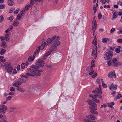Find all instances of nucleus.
Instances as JSON below:
<instances>
[{
	"label": "nucleus",
	"instance_id": "51",
	"mask_svg": "<svg viewBox=\"0 0 122 122\" xmlns=\"http://www.w3.org/2000/svg\"><path fill=\"white\" fill-rule=\"evenodd\" d=\"M115 30L114 28H112L110 32L111 33H113L115 31Z\"/></svg>",
	"mask_w": 122,
	"mask_h": 122
},
{
	"label": "nucleus",
	"instance_id": "38",
	"mask_svg": "<svg viewBox=\"0 0 122 122\" xmlns=\"http://www.w3.org/2000/svg\"><path fill=\"white\" fill-rule=\"evenodd\" d=\"M60 36H57L56 37V36H55V41H58L60 39Z\"/></svg>",
	"mask_w": 122,
	"mask_h": 122
},
{
	"label": "nucleus",
	"instance_id": "44",
	"mask_svg": "<svg viewBox=\"0 0 122 122\" xmlns=\"http://www.w3.org/2000/svg\"><path fill=\"white\" fill-rule=\"evenodd\" d=\"M117 99H119L122 97V95L120 94H119L117 95Z\"/></svg>",
	"mask_w": 122,
	"mask_h": 122
},
{
	"label": "nucleus",
	"instance_id": "47",
	"mask_svg": "<svg viewBox=\"0 0 122 122\" xmlns=\"http://www.w3.org/2000/svg\"><path fill=\"white\" fill-rule=\"evenodd\" d=\"M102 86L104 88H105L107 87V85L105 84L104 82H102Z\"/></svg>",
	"mask_w": 122,
	"mask_h": 122
},
{
	"label": "nucleus",
	"instance_id": "30",
	"mask_svg": "<svg viewBox=\"0 0 122 122\" xmlns=\"http://www.w3.org/2000/svg\"><path fill=\"white\" fill-rule=\"evenodd\" d=\"M21 15L20 13L18 14V15L17 17V20H20L21 18Z\"/></svg>",
	"mask_w": 122,
	"mask_h": 122
},
{
	"label": "nucleus",
	"instance_id": "61",
	"mask_svg": "<svg viewBox=\"0 0 122 122\" xmlns=\"http://www.w3.org/2000/svg\"><path fill=\"white\" fill-rule=\"evenodd\" d=\"M19 11V10H18L15 11L14 12V14H17L18 13Z\"/></svg>",
	"mask_w": 122,
	"mask_h": 122
},
{
	"label": "nucleus",
	"instance_id": "14",
	"mask_svg": "<svg viewBox=\"0 0 122 122\" xmlns=\"http://www.w3.org/2000/svg\"><path fill=\"white\" fill-rule=\"evenodd\" d=\"M4 66L5 68L6 69L10 67V66H11V64L10 63L6 62L5 63Z\"/></svg>",
	"mask_w": 122,
	"mask_h": 122
},
{
	"label": "nucleus",
	"instance_id": "50",
	"mask_svg": "<svg viewBox=\"0 0 122 122\" xmlns=\"http://www.w3.org/2000/svg\"><path fill=\"white\" fill-rule=\"evenodd\" d=\"M12 97L11 96H9L8 97H7L6 101H8V100H10L11 99V98Z\"/></svg>",
	"mask_w": 122,
	"mask_h": 122
},
{
	"label": "nucleus",
	"instance_id": "39",
	"mask_svg": "<svg viewBox=\"0 0 122 122\" xmlns=\"http://www.w3.org/2000/svg\"><path fill=\"white\" fill-rule=\"evenodd\" d=\"M30 5L28 4V5H26L25 7V9H24L25 10H28L29 8V7H30Z\"/></svg>",
	"mask_w": 122,
	"mask_h": 122
},
{
	"label": "nucleus",
	"instance_id": "35",
	"mask_svg": "<svg viewBox=\"0 0 122 122\" xmlns=\"http://www.w3.org/2000/svg\"><path fill=\"white\" fill-rule=\"evenodd\" d=\"M14 18L12 16H11L10 17L8 18L7 19L8 20H10L11 22L12 21Z\"/></svg>",
	"mask_w": 122,
	"mask_h": 122
},
{
	"label": "nucleus",
	"instance_id": "2",
	"mask_svg": "<svg viewBox=\"0 0 122 122\" xmlns=\"http://www.w3.org/2000/svg\"><path fill=\"white\" fill-rule=\"evenodd\" d=\"M29 70L31 74L34 75H35L39 76H40L41 75V73L39 72H43V71L42 70H34L31 69H30Z\"/></svg>",
	"mask_w": 122,
	"mask_h": 122
},
{
	"label": "nucleus",
	"instance_id": "27",
	"mask_svg": "<svg viewBox=\"0 0 122 122\" xmlns=\"http://www.w3.org/2000/svg\"><path fill=\"white\" fill-rule=\"evenodd\" d=\"M6 51L5 50L3 49H2L0 53V55H3L5 53Z\"/></svg>",
	"mask_w": 122,
	"mask_h": 122
},
{
	"label": "nucleus",
	"instance_id": "22",
	"mask_svg": "<svg viewBox=\"0 0 122 122\" xmlns=\"http://www.w3.org/2000/svg\"><path fill=\"white\" fill-rule=\"evenodd\" d=\"M113 13L112 18V19H115L117 18V13L116 12H112Z\"/></svg>",
	"mask_w": 122,
	"mask_h": 122
},
{
	"label": "nucleus",
	"instance_id": "4",
	"mask_svg": "<svg viewBox=\"0 0 122 122\" xmlns=\"http://www.w3.org/2000/svg\"><path fill=\"white\" fill-rule=\"evenodd\" d=\"M89 108L90 109V111L91 113L95 115H97L98 114V112L95 111V110H97V108L96 107H94L91 106H89Z\"/></svg>",
	"mask_w": 122,
	"mask_h": 122
},
{
	"label": "nucleus",
	"instance_id": "54",
	"mask_svg": "<svg viewBox=\"0 0 122 122\" xmlns=\"http://www.w3.org/2000/svg\"><path fill=\"white\" fill-rule=\"evenodd\" d=\"M117 42L119 43H122V39H118L117 40Z\"/></svg>",
	"mask_w": 122,
	"mask_h": 122
},
{
	"label": "nucleus",
	"instance_id": "42",
	"mask_svg": "<svg viewBox=\"0 0 122 122\" xmlns=\"http://www.w3.org/2000/svg\"><path fill=\"white\" fill-rule=\"evenodd\" d=\"M25 63H22L21 65V68L22 69H24L25 68Z\"/></svg>",
	"mask_w": 122,
	"mask_h": 122
},
{
	"label": "nucleus",
	"instance_id": "13",
	"mask_svg": "<svg viewBox=\"0 0 122 122\" xmlns=\"http://www.w3.org/2000/svg\"><path fill=\"white\" fill-rule=\"evenodd\" d=\"M55 42L54 43L52 44L54 46H59L60 44V42L59 41H55Z\"/></svg>",
	"mask_w": 122,
	"mask_h": 122
},
{
	"label": "nucleus",
	"instance_id": "56",
	"mask_svg": "<svg viewBox=\"0 0 122 122\" xmlns=\"http://www.w3.org/2000/svg\"><path fill=\"white\" fill-rule=\"evenodd\" d=\"M51 51H49L47 52L46 54V56H47L49 55L51 53Z\"/></svg>",
	"mask_w": 122,
	"mask_h": 122
},
{
	"label": "nucleus",
	"instance_id": "19",
	"mask_svg": "<svg viewBox=\"0 0 122 122\" xmlns=\"http://www.w3.org/2000/svg\"><path fill=\"white\" fill-rule=\"evenodd\" d=\"M45 63H39L37 62L36 63V65H37L38 66L39 68V67H43L44 66V64H45Z\"/></svg>",
	"mask_w": 122,
	"mask_h": 122
},
{
	"label": "nucleus",
	"instance_id": "41",
	"mask_svg": "<svg viewBox=\"0 0 122 122\" xmlns=\"http://www.w3.org/2000/svg\"><path fill=\"white\" fill-rule=\"evenodd\" d=\"M4 19V18L2 15L0 16V23L2 22Z\"/></svg>",
	"mask_w": 122,
	"mask_h": 122
},
{
	"label": "nucleus",
	"instance_id": "33",
	"mask_svg": "<svg viewBox=\"0 0 122 122\" xmlns=\"http://www.w3.org/2000/svg\"><path fill=\"white\" fill-rule=\"evenodd\" d=\"M25 11L24 9H23L21 12V16H23L25 14Z\"/></svg>",
	"mask_w": 122,
	"mask_h": 122
},
{
	"label": "nucleus",
	"instance_id": "34",
	"mask_svg": "<svg viewBox=\"0 0 122 122\" xmlns=\"http://www.w3.org/2000/svg\"><path fill=\"white\" fill-rule=\"evenodd\" d=\"M5 7V5L4 4H0V9H4Z\"/></svg>",
	"mask_w": 122,
	"mask_h": 122
},
{
	"label": "nucleus",
	"instance_id": "9",
	"mask_svg": "<svg viewBox=\"0 0 122 122\" xmlns=\"http://www.w3.org/2000/svg\"><path fill=\"white\" fill-rule=\"evenodd\" d=\"M37 54L36 53V51H35L34 53L33 56H29L28 58V61H32L35 58V56H36V54Z\"/></svg>",
	"mask_w": 122,
	"mask_h": 122
},
{
	"label": "nucleus",
	"instance_id": "11",
	"mask_svg": "<svg viewBox=\"0 0 122 122\" xmlns=\"http://www.w3.org/2000/svg\"><path fill=\"white\" fill-rule=\"evenodd\" d=\"M86 117L87 118L92 120H94L96 118V117L92 114L87 116Z\"/></svg>",
	"mask_w": 122,
	"mask_h": 122
},
{
	"label": "nucleus",
	"instance_id": "45",
	"mask_svg": "<svg viewBox=\"0 0 122 122\" xmlns=\"http://www.w3.org/2000/svg\"><path fill=\"white\" fill-rule=\"evenodd\" d=\"M44 61L43 60H42L41 59H39L38 60L37 62L38 63H44Z\"/></svg>",
	"mask_w": 122,
	"mask_h": 122
},
{
	"label": "nucleus",
	"instance_id": "48",
	"mask_svg": "<svg viewBox=\"0 0 122 122\" xmlns=\"http://www.w3.org/2000/svg\"><path fill=\"white\" fill-rule=\"evenodd\" d=\"M84 121L85 122H93L92 121L90 120L84 119Z\"/></svg>",
	"mask_w": 122,
	"mask_h": 122
},
{
	"label": "nucleus",
	"instance_id": "53",
	"mask_svg": "<svg viewBox=\"0 0 122 122\" xmlns=\"http://www.w3.org/2000/svg\"><path fill=\"white\" fill-rule=\"evenodd\" d=\"M117 4L121 6L122 7V2L121 1H118L117 2Z\"/></svg>",
	"mask_w": 122,
	"mask_h": 122
},
{
	"label": "nucleus",
	"instance_id": "55",
	"mask_svg": "<svg viewBox=\"0 0 122 122\" xmlns=\"http://www.w3.org/2000/svg\"><path fill=\"white\" fill-rule=\"evenodd\" d=\"M94 71L91 70L90 71V72L89 73V75H91L94 72Z\"/></svg>",
	"mask_w": 122,
	"mask_h": 122
},
{
	"label": "nucleus",
	"instance_id": "25",
	"mask_svg": "<svg viewBox=\"0 0 122 122\" xmlns=\"http://www.w3.org/2000/svg\"><path fill=\"white\" fill-rule=\"evenodd\" d=\"M55 36H54L51 39V44H52V43H53L54 42H55Z\"/></svg>",
	"mask_w": 122,
	"mask_h": 122
},
{
	"label": "nucleus",
	"instance_id": "15",
	"mask_svg": "<svg viewBox=\"0 0 122 122\" xmlns=\"http://www.w3.org/2000/svg\"><path fill=\"white\" fill-rule=\"evenodd\" d=\"M57 49V48L56 46H54L52 45V46L51 47L50 49V51L51 52H53L56 50Z\"/></svg>",
	"mask_w": 122,
	"mask_h": 122
},
{
	"label": "nucleus",
	"instance_id": "16",
	"mask_svg": "<svg viewBox=\"0 0 122 122\" xmlns=\"http://www.w3.org/2000/svg\"><path fill=\"white\" fill-rule=\"evenodd\" d=\"M16 89L18 91L22 93L24 92L25 91V90L23 88L21 87H17Z\"/></svg>",
	"mask_w": 122,
	"mask_h": 122
},
{
	"label": "nucleus",
	"instance_id": "3",
	"mask_svg": "<svg viewBox=\"0 0 122 122\" xmlns=\"http://www.w3.org/2000/svg\"><path fill=\"white\" fill-rule=\"evenodd\" d=\"M113 56V52L111 51H109L108 52H106L104 56V59L107 60L110 59L111 57Z\"/></svg>",
	"mask_w": 122,
	"mask_h": 122
},
{
	"label": "nucleus",
	"instance_id": "31",
	"mask_svg": "<svg viewBox=\"0 0 122 122\" xmlns=\"http://www.w3.org/2000/svg\"><path fill=\"white\" fill-rule=\"evenodd\" d=\"M26 75L28 76V78L29 77V76H31L34 77L35 76L33 75H32L31 73H27L26 74Z\"/></svg>",
	"mask_w": 122,
	"mask_h": 122
},
{
	"label": "nucleus",
	"instance_id": "32",
	"mask_svg": "<svg viewBox=\"0 0 122 122\" xmlns=\"http://www.w3.org/2000/svg\"><path fill=\"white\" fill-rule=\"evenodd\" d=\"M23 78H21L20 79V82L23 83H25L26 82V81Z\"/></svg>",
	"mask_w": 122,
	"mask_h": 122
},
{
	"label": "nucleus",
	"instance_id": "23",
	"mask_svg": "<svg viewBox=\"0 0 122 122\" xmlns=\"http://www.w3.org/2000/svg\"><path fill=\"white\" fill-rule=\"evenodd\" d=\"M31 68L33 69L34 70H38V69L39 68L38 66L36 65V66L34 65L31 66Z\"/></svg>",
	"mask_w": 122,
	"mask_h": 122
},
{
	"label": "nucleus",
	"instance_id": "58",
	"mask_svg": "<svg viewBox=\"0 0 122 122\" xmlns=\"http://www.w3.org/2000/svg\"><path fill=\"white\" fill-rule=\"evenodd\" d=\"M17 69L18 71H19L20 69V65H18L17 66Z\"/></svg>",
	"mask_w": 122,
	"mask_h": 122
},
{
	"label": "nucleus",
	"instance_id": "24",
	"mask_svg": "<svg viewBox=\"0 0 122 122\" xmlns=\"http://www.w3.org/2000/svg\"><path fill=\"white\" fill-rule=\"evenodd\" d=\"M13 69V67L11 66L10 67L7 68V69H6L7 70V71L8 73H10L12 71Z\"/></svg>",
	"mask_w": 122,
	"mask_h": 122
},
{
	"label": "nucleus",
	"instance_id": "10",
	"mask_svg": "<svg viewBox=\"0 0 122 122\" xmlns=\"http://www.w3.org/2000/svg\"><path fill=\"white\" fill-rule=\"evenodd\" d=\"M108 76L109 78H111L113 77H114L115 78L116 77V76L115 73L114 72H111L109 73L108 74Z\"/></svg>",
	"mask_w": 122,
	"mask_h": 122
},
{
	"label": "nucleus",
	"instance_id": "21",
	"mask_svg": "<svg viewBox=\"0 0 122 122\" xmlns=\"http://www.w3.org/2000/svg\"><path fill=\"white\" fill-rule=\"evenodd\" d=\"M44 48L43 46H40L38 47V49L36 50V53L37 54L40 51V50H42Z\"/></svg>",
	"mask_w": 122,
	"mask_h": 122
},
{
	"label": "nucleus",
	"instance_id": "12",
	"mask_svg": "<svg viewBox=\"0 0 122 122\" xmlns=\"http://www.w3.org/2000/svg\"><path fill=\"white\" fill-rule=\"evenodd\" d=\"M22 83L20 81H17V82L13 84V86L15 87H19L21 85Z\"/></svg>",
	"mask_w": 122,
	"mask_h": 122
},
{
	"label": "nucleus",
	"instance_id": "40",
	"mask_svg": "<svg viewBox=\"0 0 122 122\" xmlns=\"http://www.w3.org/2000/svg\"><path fill=\"white\" fill-rule=\"evenodd\" d=\"M94 98H93V100H95L97 99L98 97V95L95 94L94 95Z\"/></svg>",
	"mask_w": 122,
	"mask_h": 122
},
{
	"label": "nucleus",
	"instance_id": "7",
	"mask_svg": "<svg viewBox=\"0 0 122 122\" xmlns=\"http://www.w3.org/2000/svg\"><path fill=\"white\" fill-rule=\"evenodd\" d=\"M117 85H114L113 83L109 84V88L111 90H116L117 88Z\"/></svg>",
	"mask_w": 122,
	"mask_h": 122
},
{
	"label": "nucleus",
	"instance_id": "57",
	"mask_svg": "<svg viewBox=\"0 0 122 122\" xmlns=\"http://www.w3.org/2000/svg\"><path fill=\"white\" fill-rule=\"evenodd\" d=\"M97 75V74L96 73H95L94 74L92 75L91 77L92 78H94Z\"/></svg>",
	"mask_w": 122,
	"mask_h": 122
},
{
	"label": "nucleus",
	"instance_id": "60",
	"mask_svg": "<svg viewBox=\"0 0 122 122\" xmlns=\"http://www.w3.org/2000/svg\"><path fill=\"white\" fill-rule=\"evenodd\" d=\"M15 93L13 92H11L9 93L8 94V95H13Z\"/></svg>",
	"mask_w": 122,
	"mask_h": 122
},
{
	"label": "nucleus",
	"instance_id": "46",
	"mask_svg": "<svg viewBox=\"0 0 122 122\" xmlns=\"http://www.w3.org/2000/svg\"><path fill=\"white\" fill-rule=\"evenodd\" d=\"M21 78H24L26 79H27L28 78V76H27L26 75V74L25 75H22L21 76Z\"/></svg>",
	"mask_w": 122,
	"mask_h": 122
},
{
	"label": "nucleus",
	"instance_id": "18",
	"mask_svg": "<svg viewBox=\"0 0 122 122\" xmlns=\"http://www.w3.org/2000/svg\"><path fill=\"white\" fill-rule=\"evenodd\" d=\"M95 90L96 91V92L97 93H98L100 95H101L102 94V92L101 91V88H97L95 89Z\"/></svg>",
	"mask_w": 122,
	"mask_h": 122
},
{
	"label": "nucleus",
	"instance_id": "64",
	"mask_svg": "<svg viewBox=\"0 0 122 122\" xmlns=\"http://www.w3.org/2000/svg\"><path fill=\"white\" fill-rule=\"evenodd\" d=\"M1 122H9L8 121L5 120V119H2L1 120Z\"/></svg>",
	"mask_w": 122,
	"mask_h": 122
},
{
	"label": "nucleus",
	"instance_id": "26",
	"mask_svg": "<svg viewBox=\"0 0 122 122\" xmlns=\"http://www.w3.org/2000/svg\"><path fill=\"white\" fill-rule=\"evenodd\" d=\"M19 24V22L18 21H15L13 23V25L14 27L17 26Z\"/></svg>",
	"mask_w": 122,
	"mask_h": 122
},
{
	"label": "nucleus",
	"instance_id": "49",
	"mask_svg": "<svg viewBox=\"0 0 122 122\" xmlns=\"http://www.w3.org/2000/svg\"><path fill=\"white\" fill-rule=\"evenodd\" d=\"M102 17V15L100 13H99L98 14V19H100Z\"/></svg>",
	"mask_w": 122,
	"mask_h": 122
},
{
	"label": "nucleus",
	"instance_id": "8",
	"mask_svg": "<svg viewBox=\"0 0 122 122\" xmlns=\"http://www.w3.org/2000/svg\"><path fill=\"white\" fill-rule=\"evenodd\" d=\"M117 59L116 58L113 59L112 61L110 60L108 62V66H110L111 65L112 66L113 64L115 63L116 62H117Z\"/></svg>",
	"mask_w": 122,
	"mask_h": 122
},
{
	"label": "nucleus",
	"instance_id": "29",
	"mask_svg": "<svg viewBox=\"0 0 122 122\" xmlns=\"http://www.w3.org/2000/svg\"><path fill=\"white\" fill-rule=\"evenodd\" d=\"M1 46L3 47L4 48H6L7 47V46L6 44V43L5 42H3L1 45Z\"/></svg>",
	"mask_w": 122,
	"mask_h": 122
},
{
	"label": "nucleus",
	"instance_id": "17",
	"mask_svg": "<svg viewBox=\"0 0 122 122\" xmlns=\"http://www.w3.org/2000/svg\"><path fill=\"white\" fill-rule=\"evenodd\" d=\"M121 64L118 61H117L115 63L113 64L112 66H113L114 67H116L118 66Z\"/></svg>",
	"mask_w": 122,
	"mask_h": 122
},
{
	"label": "nucleus",
	"instance_id": "43",
	"mask_svg": "<svg viewBox=\"0 0 122 122\" xmlns=\"http://www.w3.org/2000/svg\"><path fill=\"white\" fill-rule=\"evenodd\" d=\"M120 49L119 48H116L115 49V52L117 53H118L120 52Z\"/></svg>",
	"mask_w": 122,
	"mask_h": 122
},
{
	"label": "nucleus",
	"instance_id": "5",
	"mask_svg": "<svg viewBox=\"0 0 122 122\" xmlns=\"http://www.w3.org/2000/svg\"><path fill=\"white\" fill-rule=\"evenodd\" d=\"M7 107L6 106L3 105L0 107V112L4 114L5 113V111L7 109Z\"/></svg>",
	"mask_w": 122,
	"mask_h": 122
},
{
	"label": "nucleus",
	"instance_id": "52",
	"mask_svg": "<svg viewBox=\"0 0 122 122\" xmlns=\"http://www.w3.org/2000/svg\"><path fill=\"white\" fill-rule=\"evenodd\" d=\"M94 101H95V102L97 103H100V100H97V99H96L95 100H93Z\"/></svg>",
	"mask_w": 122,
	"mask_h": 122
},
{
	"label": "nucleus",
	"instance_id": "20",
	"mask_svg": "<svg viewBox=\"0 0 122 122\" xmlns=\"http://www.w3.org/2000/svg\"><path fill=\"white\" fill-rule=\"evenodd\" d=\"M8 4L10 6L13 5L14 4L13 1L11 0H9L8 1Z\"/></svg>",
	"mask_w": 122,
	"mask_h": 122
},
{
	"label": "nucleus",
	"instance_id": "63",
	"mask_svg": "<svg viewBox=\"0 0 122 122\" xmlns=\"http://www.w3.org/2000/svg\"><path fill=\"white\" fill-rule=\"evenodd\" d=\"M100 1L103 4H105L106 3L105 0H100Z\"/></svg>",
	"mask_w": 122,
	"mask_h": 122
},
{
	"label": "nucleus",
	"instance_id": "6",
	"mask_svg": "<svg viewBox=\"0 0 122 122\" xmlns=\"http://www.w3.org/2000/svg\"><path fill=\"white\" fill-rule=\"evenodd\" d=\"M87 102L88 103V104L91 105V107H96L97 106V105L95 103V102L92 100H88L87 101Z\"/></svg>",
	"mask_w": 122,
	"mask_h": 122
},
{
	"label": "nucleus",
	"instance_id": "36",
	"mask_svg": "<svg viewBox=\"0 0 122 122\" xmlns=\"http://www.w3.org/2000/svg\"><path fill=\"white\" fill-rule=\"evenodd\" d=\"M10 91H13L14 92H15V88L13 87H11L10 88Z\"/></svg>",
	"mask_w": 122,
	"mask_h": 122
},
{
	"label": "nucleus",
	"instance_id": "1",
	"mask_svg": "<svg viewBox=\"0 0 122 122\" xmlns=\"http://www.w3.org/2000/svg\"><path fill=\"white\" fill-rule=\"evenodd\" d=\"M92 43L94 45L93 47H95V50L93 49L92 52V55L93 56H94L95 58L97 56V42L96 40L94 39L93 41L92 42Z\"/></svg>",
	"mask_w": 122,
	"mask_h": 122
},
{
	"label": "nucleus",
	"instance_id": "62",
	"mask_svg": "<svg viewBox=\"0 0 122 122\" xmlns=\"http://www.w3.org/2000/svg\"><path fill=\"white\" fill-rule=\"evenodd\" d=\"M9 34H6L5 35V37L6 39H8V40H9V38H8V37L9 36Z\"/></svg>",
	"mask_w": 122,
	"mask_h": 122
},
{
	"label": "nucleus",
	"instance_id": "37",
	"mask_svg": "<svg viewBox=\"0 0 122 122\" xmlns=\"http://www.w3.org/2000/svg\"><path fill=\"white\" fill-rule=\"evenodd\" d=\"M51 39L50 38H48L46 41V45H48L50 43H51Z\"/></svg>",
	"mask_w": 122,
	"mask_h": 122
},
{
	"label": "nucleus",
	"instance_id": "59",
	"mask_svg": "<svg viewBox=\"0 0 122 122\" xmlns=\"http://www.w3.org/2000/svg\"><path fill=\"white\" fill-rule=\"evenodd\" d=\"M13 74H16L17 73V71L16 69H14L13 70Z\"/></svg>",
	"mask_w": 122,
	"mask_h": 122
},
{
	"label": "nucleus",
	"instance_id": "28",
	"mask_svg": "<svg viewBox=\"0 0 122 122\" xmlns=\"http://www.w3.org/2000/svg\"><path fill=\"white\" fill-rule=\"evenodd\" d=\"M107 40H108V39H106L105 38H104L102 39V42L104 43H106L107 42Z\"/></svg>",
	"mask_w": 122,
	"mask_h": 122
}]
</instances>
